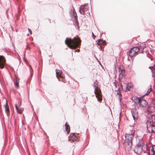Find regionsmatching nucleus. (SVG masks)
Masks as SVG:
<instances>
[{"instance_id":"nucleus-1","label":"nucleus","mask_w":155,"mask_h":155,"mask_svg":"<svg viewBox=\"0 0 155 155\" xmlns=\"http://www.w3.org/2000/svg\"><path fill=\"white\" fill-rule=\"evenodd\" d=\"M81 41L78 38L74 37L73 39L66 38L65 44L71 49H75L80 45Z\"/></svg>"},{"instance_id":"nucleus-2","label":"nucleus","mask_w":155,"mask_h":155,"mask_svg":"<svg viewBox=\"0 0 155 155\" xmlns=\"http://www.w3.org/2000/svg\"><path fill=\"white\" fill-rule=\"evenodd\" d=\"M125 140L124 143L126 147L128 148L131 147L132 145V140L134 138V133L125 134Z\"/></svg>"},{"instance_id":"nucleus-3","label":"nucleus","mask_w":155,"mask_h":155,"mask_svg":"<svg viewBox=\"0 0 155 155\" xmlns=\"http://www.w3.org/2000/svg\"><path fill=\"white\" fill-rule=\"evenodd\" d=\"M93 86L94 89V93L96 97L97 98L98 101L101 102L102 99V96L99 85L97 83V81L94 83Z\"/></svg>"},{"instance_id":"nucleus-4","label":"nucleus","mask_w":155,"mask_h":155,"mask_svg":"<svg viewBox=\"0 0 155 155\" xmlns=\"http://www.w3.org/2000/svg\"><path fill=\"white\" fill-rule=\"evenodd\" d=\"M143 141L142 138L139 139V142L137 144L135 147L134 151V152L138 154H140L142 151Z\"/></svg>"},{"instance_id":"nucleus-5","label":"nucleus","mask_w":155,"mask_h":155,"mask_svg":"<svg viewBox=\"0 0 155 155\" xmlns=\"http://www.w3.org/2000/svg\"><path fill=\"white\" fill-rule=\"evenodd\" d=\"M89 7L88 5L85 4L84 5L80 7L79 9V12L81 15H84L86 13H87Z\"/></svg>"},{"instance_id":"nucleus-6","label":"nucleus","mask_w":155,"mask_h":155,"mask_svg":"<svg viewBox=\"0 0 155 155\" xmlns=\"http://www.w3.org/2000/svg\"><path fill=\"white\" fill-rule=\"evenodd\" d=\"M139 51L138 47H135L131 48L129 52V55L130 57H133Z\"/></svg>"},{"instance_id":"nucleus-7","label":"nucleus","mask_w":155,"mask_h":155,"mask_svg":"<svg viewBox=\"0 0 155 155\" xmlns=\"http://www.w3.org/2000/svg\"><path fill=\"white\" fill-rule=\"evenodd\" d=\"M146 124L147 129L148 131L150 133H155V126L152 124Z\"/></svg>"},{"instance_id":"nucleus-8","label":"nucleus","mask_w":155,"mask_h":155,"mask_svg":"<svg viewBox=\"0 0 155 155\" xmlns=\"http://www.w3.org/2000/svg\"><path fill=\"white\" fill-rule=\"evenodd\" d=\"M6 62L5 58L2 56L0 55V68H3L5 66Z\"/></svg>"},{"instance_id":"nucleus-9","label":"nucleus","mask_w":155,"mask_h":155,"mask_svg":"<svg viewBox=\"0 0 155 155\" xmlns=\"http://www.w3.org/2000/svg\"><path fill=\"white\" fill-rule=\"evenodd\" d=\"M131 113L134 120L137 119L138 118V114L137 111L136 109H134L131 111Z\"/></svg>"},{"instance_id":"nucleus-10","label":"nucleus","mask_w":155,"mask_h":155,"mask_svg":"<svg viewBox=\"0 0 155 155\" xmlns=\"http://www.w3.org/2000/svg\"><path fill=\"white\" fill-rule=\"evenodd\" d=\"M140 102L138 104L140 107H145L147 104V102L146 101L141 98Z\"/></svg>"},{"instance_id":"nucleus-11","label":"nucleus","mask_w":155,"mask_h":155,"mask_svg":"<svg viewBox=\"0 0 155 155\" xmlns=\"http://www.w3.org/2000/svg\"><path fill=\"white\" fill-rule=\"evenodd\" d=\"M56 76L57 78H58V77H60L61 78H63V74H62V71L61 70L56 69Z\"/></svg>"},{"instance_id":"nucleus-12","label":"nucleus","mask_w":155,"mask_h":155,"mask_svg":"<svg viewBox=\"0 0 155 155\" xmlns=\"http://www.w3.org/2000/svg\"><path fill=\"white\" fill-rule=\"evenodd\" d=\"M149 123V124H153L155 123V116L151 115L150 116L149 120L147 121L146 123Z\"/></svg>"},{"instance_id":"nucleus-13","label":"nucleus","mask_w":155,"mask_h":155,"mask_svg":"<svg viewBox=\"0 0 155 155\" xmlns=\"http://www.w3.org/2000/svg\"><path fill=\"white\" fill-rule=\"evenodd\" d=\"M15 107L17 113H18L20 114H21L23 112V111L24 110L23 108H18L16 104H15Z\"/></svg>"},{"instance_id":"nucleus-14","label":"nucleus","mask_w":155,"mask_h":155,"mask_svg":"<svg viewBox=\"0 0 155 155\" xmlns=\"http://www.w3.org/2000/svg\"><path fill=\"white\" fill-rule=\"evenodd\" d=\"M145 47V45L143 44L139 46V47H138V48L139 49V51H141V53H143V50Z\"/></svg>"},{"instance_id":"nucleus-15","label":"nucleus","mask_w":155,"mask_h":155,"mask_svg":"<svg viewBox=\"0 0 155 155\" xmlns=\"http://www.w3.org/2000/svg\"><path fill=\"white\" fill-rule=\"evenodd\" d=\"M155 109V107L154 106H149L147 108V111L148 113H150L152 112V110L153 109Z\"/></svg>"},{"instance_id":"nucleus-16","label":"nucleus","mask_w":155,"mask_h":155,"mask_svg":"<svg viewBox=\"0 0 155 155\" xmlns=\"http://www.w3.org/2000/svg\"><path fill=\"white\" fill-rule=\"evenodd\" d=\"M97 44L99 45H103L105 41H103L102 39H99L96 41Z\"/></svg>"},{"instance_id":"nucleus-17","label":"nucleus","mask_w":155,"mask_h":155,"mask_svg":"<svg viewBox=\"0 0 155 155\" xmlns=\"http://www.w3.org/2000/svg\"><path fill=\"white\" fill-rule=\"evenodd\" d=\"M141 98L140 97H135L134 98V102L137 104H138L139 102H140Z\"/></svg>"},{"instance_id":"nucleus-18","label":"nucleus","mask_w":155,"mask_h":155,"mask_svg":"<svg viewBox=\"0 0 155 155\" xmlns=\"http://www.w3.org/2000/svg\"><path fill=\"white\" fill-rule=\"evenodd\" d=\"M72 16L73 17H74L75 19V20L76 21L78 18V17L77 15V14L74 10V9L73 11V14L72 15Z\"/></svg>"},{"instance_id":"nucleus-19","label":"nucleus","mask_w":155,"mask_h":155,"mask_svg":"<svg viewBox=\"0 0 155 155\" xmlns=\"http://www.w3.org/2000/svg\"><path fill=\"white\" fill-rule=\"evenodd\" d=\"M122 86V88L124 91H127L130 90V89H129L128 88H129L128 87V85H127L126 84H124V86Z\"/></svg>"},{"instance_id":"nucleus-20","label":"nucleus","mask_w":155,"mask_h":155,"mask_svg":"<svg viewBox=\"0 0 155 155\" xmlns=\"http://www.w3.org/2000/svg\"><path fill=\"white\" fill-rule=\"evenodd\" d=\"M5 111L6 113H8L9 112V106L7 103L5 107Z\"/></svg>"},{"instance_id":"nucleus-21","label":"nucleus","mask_w":155,"mask_h":155,"mask_svg":"<svg viewBox=\"0 0 155 155\" xmlns=\"http://www.w3.org/2000/svg\"><path fill=\"white\" fill-rule=\"evenodd\" d=\"M65 130L67 131V133H69L70 132V127L69 125L67 124V123L65 124Z\"/></svg>"},{"instance_id":"nucleus-22","label":"nucleus","mask_w":155,"mask_h":155,"mask_svg":"<svg viewBox=\"0 0 155 155\" xmlns=\"http://www.w3.org/2000/svg\"><path fill=\"white\" fill-rule=\"evenodd\" d=\"M19 81L16 79L15 81L14 82V84L17 88H18L19 87Z\"/></svg>"},{"instance_id":"nucleus-23","label":"nucleus","mask_w":155,"mask_h":155,"mask_svg":"<svg viewBox=\"0 0 155 155\" xmlns=\"http://www.w3.org/2000/svg\"><path fill=\"white\" fill-rule=\"evenodd\" d=\"M125 72V71L124 69H122L121 70V72L120 73L119 75L121 76H123L124 75V73Z\"/></svg>"},{"instance_id":"nucleus-24","label":"nucleus","mask_w":155,"mask_h":155,"mask_svg":"<svg viewBox=\"0 0 155 155\" xmlns=\"http://www.w3.org/2000/svg\"><path fill=\"white\" fill-rule=\"evenodd\" d=\"M152 76L153 78L155 77V69L151 70Z\"/></svg>"},{"instance_id":"nucleus-25","label":"nucleus","mask_w":155,"mask_h":155,"mask_svg":"<svg viewBox=\"0 0 155 155\" xmlns=\"http://www.w3.org/2000/svg\"><path fill=\"white\" fill-rule=\"evenodd\" d=\"M151 88H150L147 91V93L145 94V95H148L149 93H150V92L151 91Z\"/></svg>"},{"instance_id":"nucleus-26","label":"nucleus","mask_w":155,"mask_h":155,"mask_svg":"<svg viewBox=\"0 0 155 155\" xmlns=\"http://www.w3.org/2000/svg\"><path fill=\"white\" fill-rule=\"evenodd\" d=\"M126 84L127 85H128V87L129 88H128L130 90V88H132V86L130 84L128 83V84Z\"/></svg>"},{"instance_id":"nucleus-27","label":"nucleus","mask_w":155,"mask_h":155,"mask_svg":"<svg viewBox=\"0 0 155 155\" xmlns=\"http://www.w3.org/2000/svg\"><path fill=\"white\" fill-rule=\"evenodd\" d=\"M77 140V137H74L72 139V141L73 142H74Z\"/></svg>"},{"instance_id":"nucleus-28","label":"nucleus","mask_w":155,"mask_h":155,"mask_svg":"<svg viewBox=\"0 0 155 155\" xmlns=\"http://www.w3.org/2000/svg\"><path fill=\"white\" fill-rule=\"evenodd\" d=\"M28 30L29 31V32L30 34L31 35H32V31L31 30V29H29V28H28Z\"/></svg>"},{"instance_id":"nucleus-29","label":"nucleus","mask_w":155,"mask_h":155,"mask_svg":"<svg viewBox=\"0 0 155 155\" xmlns=\"http://www.w3.org/2000/svg\"><path fill=\"white\" fill-rule=\"evenodd\" d=\"M117 94L119 95L120 96L121 95V94H120V91H119L117 92Z\"/></svg>"},{"instance_id":"nucleus-30","label":"nucleus","mask_w":155,"mask_h":155,"mask_svg":"<svg viewBox=\"0 0 155 155\" xmlns=\"http://www.w3.org/2000/svg\"><path fill=\"white\" fill-rule=\"evenodd\" d=\"M92 36H93V38H94L96 37V36L94 35V33L92 32Z\"/></svg>"},{"instance_id":"nucleus-31","label":"nucleus","mask_w":155,"mask_h":155,"mask_svg":"<svg viewBox=\"0 0 155 155\" xmlns=\"http://www.w3.org/2000/svg\"><path fill=\"white\" fill-rule=\"evenodd\" d=\"M152 155H155V152H153Z\"/></svg>"},{"instance_id":"nucleus-32","label":"nucleus","mask_w":155,"mask_h":155,"mask_svg":"<svg viewBox=\"0 0 155 155\" xmlns=\"http://www.w3.org/2000/svg\"><path fill=\"white\" fill-rule=\"evenodd\" d=\"M75 51V52H76V51H77V50H75V51Z\"/></svg>"}]
</instances>
